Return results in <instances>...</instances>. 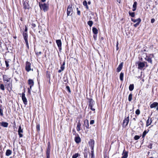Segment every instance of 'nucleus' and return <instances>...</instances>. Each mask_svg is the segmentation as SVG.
<instances>
[{"mask_svg": "<svg viewBox=\"0 0 158 158\" xmlns=\"http://www.w3.org/2000/svg\"><path fill=\"white\" fill-rule=\"evenodd\" d=\"M131 20L134 23H136V22H140L141 21V19L140 18H138L136 19H131Z\"/></svg>", "mask_w": 158, "mask_h": 158, "instance_id": "obj_23", "label": "nucleus"}, {"mask_svg": "<svg viewBox=\"0 0 158 158\" xmlns=\"http://www.w3.org/2000/svg\"><path fill=\"white\" fill-rule=\"evenodd\" d=\"M88 4H90V2H88Z\"/></svg>", "mask_w": 158, "mask_h": 158, "instance_id": "obj_64", "label": "nucleus"}, {"mask_svg": "<svg viewBox=\"0 0 158 158\" xmlns=\"http://www.w3.org/2000/svg\"><path fill=\"white\" fill-rule=\"evenodd\" d=\"M139 138V136L137 135H135L134 137V139L135 140L138 139Z\"/></svg>", "mask_w": 158, "mask_h": 158, "instance_id": "obj_44", "label": "nucleus"}, {"mask_svg": "<svg viewBox=\"0 0 158 158\" xmlns=\"http://www.w3.org/2000/svg\"><path fill=\"white\" fill-rule=\"evenodd\" d=\"M93 37L95 40H96L97 38V35H96L95 34L93 36Z\"/></svg>", "mask_w": 158, "mask_h": 158, "instance_id": "obj_52", "label": "nucleus"}, {"mask_svg": "<svg viewBox=\"0 0 158 158\" xmlns=\"http://www.w3.org/2000/svg\"><path fill=\"white\" fill-rule=\"evenodd\" d=\"M66 88L67 89V90H68V91L70 92V90L69 87V86H67L66 87Z\"/></svg>", "mask_w": 158, "mask_h": 158, "instance_id": "obj_49", "label": "nucleus"}, {"mask_svg": "<svg viewBox=\"0 0 158 158\" xmlns=\"http://www.w3.org/2000/svg\"><path fill=\"white\" fill-rule=\"evenodd\" d=\"M89 146L91 147V149H94V141L93 139H90L89 142Z\"/></svg>", "mask_w": 158, "mask_h": 158, "instance_id": "obj_12", "label": "nucleus"}, {"mask_svg": "<svg viewBox=\"0 0 158 158\" xmlns=\"http://www.w3.org/2000/svg\"><path fill=\"white\" fill-rule=\"evenodd\" d=\"M136 5H137V2H135L134 4L133 5V9H132V10L133 11H135V10L136 8Z\"/></svg>", "mask_w": 158, "mask_h": 158, "instance_id": "obj_28", "label": "nucleus"}, {"mask_svg": "<svg viewBox=\"0 0 158 158\" xmlns=\"http://www.w3.org/2000/svg\"><path fill=\"white\" fill-rule=\"evenodd\" d=\"M39 6L41 10H43L45 12L47 11L48 8V5L45 3L40 4L39 3Z\"/></svg>", "mask_w": 158, "mask_h": 158, "instance_id": "obj_1", "label": "nucleus"}, {"mask_svg": "<svg viewBox=\"0 0 158 158\" xmlns=\"http://www.w3.org/2000/svg\"><path fill=\"white\" fill-rule=\"evenodd\" d=\"M89 108L91 110L93 111H94L95 110V109L93 108V106L94 104V102L93 101L92 99H89Z\"/></svg>", "mask_w": 158, "mask_h": 158, "instance_id": "obj_3", "label": "nucleus"}, {"mask_svg": "<svg viewBox=\"0 0 158 158\" xmlns=\"http://www.w3.org/2000/svg\"><path fill=\"white\" fill-rule=\"evenodd\" d=\"M47 77H48V78L50 79V76L48 74L47 76ZM49 82L50 83V79L49 80Z\"/></svg>", "mask_w": 158, "mask_h": 158, "instance_id": "obj_59", "label": "nucleus"}, {"mask_svg": "<svg viewBox=\"0 0 158 158\" xmlns=\"http://www.w3.org/2000/svg\"><path fill=\"white\" fill-rule=\"evenodd\" d=\"M83 5L84 6H86V7L87 9H88V7L87 5V2L86 1H84L83 2Z\"/></svg>", "mask_w": 158, "mask_h": 158, "instance_id": "obj_35", "label": "nucleus"}, {"mask_svg": "<svg viewBox=\"0 0 158 158\" xmlns=\"http://www.w3.org/2000/svg\"><path fill=\"white\" fill-rule=\"evenodd\" d=\"M47 158H50V155H48V154L47 155H46Z\"/></svg>", "mask_w": 158, "mask_h": 158, "instance_id": "obj_57", "label": "nucleus"}, {"mask_svg": "<svg viewBox=\"0 0 158 158\" xmlns=\"http://www.w3.org/2000/svg\"><path fill=\"white\" fill-rule=\"evenodd\" d=\"M41 1L43 2H44L46 0H41Z\"/></svg>", "mask_w": 158, "mask_h": 158, "instance_id": "obj_62", "label": "nucleus"}, {"mask_svg": "<svg viewBox=\"0 0 158 158\" xmlns=\"http://www.w3.org/2000/svg\"><path fill=\"white\" fill-rule=\"evenodd\" d=\"M60 69H62L63 70H64V66H63V65H61Z\"/></svg>", "mask_w": 158, "mask_h": 158, "instance_id": "obj_48", "label": "nucleus"}, {"mask_svg": "<svg viewBox=\"0 0 158 158\" xmlns=\"http://www.w3.org/2000/svg\"><path fill=\"white\" fill-rule=\"evenodd\" d=\"M124 74L121 72L120 74V79L121 81H123Z\"/></svg>", "mask_w": 158, "mask_h": 158, "instance_id": "obj_31", "label": "nucleus"}, {"mask_svg": "<svg viewBox=\"0 0 158 158\" xmlns=\"http://www.w3.org/2000/svg\"><path fill=\"white\" fill-rule=\"evenodd\" d=\"M28 93H29V94H30L31 93V89L29 88H28Z\"/></svg>", "mask_w": 158, "mask_h": 158, "instance_id": "obj_55", "label": "nucleus"}, {"mask_svg": "<svg viewBox=\"0 0 158 158\" xmlns=\"http://www.w3.org/2000/svg\"><path fill=\"white\" fill-rule=\"evenodd\" d=\"M27 27H25L24 31L25 32H27Z\"/></svg>", "mask_w": 158, "mask_h": 158, "instance_id": "obj_54", "label": "nucleus"}, {"mask_svg": "<svg viewBox=\"0 0 158 158\" xmlns=\"http://www.w3.org/2000/svg\"><path fill=\"white\" fill-rule=\"evenodd\" d=\"M77 14L79 15H80L81 12L80 10H78L77 11Z\"/></svg>", "mask_w": 158, "mask_h": 158, "instance_id": "obj_53", "label": "nucleus"}, {"mask_svg": "<svg viewBox=\"0 0 158 158\" xmlns=\"http://www.w3.org/2000/svg\"><path fill=\"white\" fill-rule=\"evenodd\" d=\"M33 85H30V88H30L31 89V87L32 86H33Z\"/></svg>", "mask_w": 158, "mask_h": 158, "instance_id": "obj_60", "label": "nucleus"}, {"mask_svg": "<svg viewBox=\"0 0 158 158\" xmlns=\"http://www.w3.org/2000/svg\"><path fill=\"white\" fill-rule=\"evenodd\" d=\"M152 122V118L149 117L146 122V126L148 127L151 124Z\"/></svg>", "mask_w": 158, "mask_h": 158, "instance_id": "obj_16", "label": "nucleus"}, {"mask_svg": "<svg viewBox=\"0 0 158 158\" xmlns=\"http://www.w3.org/2000/svg\"><path fill=\"white\" fill-rule=\"evenodd\" d=\"M63 71V70L62 69H60V70H58V72H59V73H61V72L62 71Z\"/></svg>", "mask_w": 158, "mask_h": 158, "instance_id": "obj_58", "label": "nucleus"}, {"mask_svg": "<svg viewBox=\"0 0 158 158\" xmlns=\"http://www.w3.org/2000/svg\"><path fill=\"white\" fill-rule=\"evenodd\" d=\"M123 65V63H121L118 66L117 68L118 72H119L122 69Z\"/></svg>", "mask_w": 158, "mask_h": 158, "instance_id": "obj_20", "label": "nucleus"}, {"mask_svg": "<svg viewBox=\"0 0 158 158\" xmlns=\"http://www.w3.org/2000/svg\"><path fill=\"white\" fill-rule=\"evenodd\" d=\"M11 60L10 59L6 60H5L6 65V67H8L9 66V63L10 62Z\"/></svg>", "mask_w": 158, "mask_h": 158, "instance_id": "obj_27", "label": "nucleus"}, {"mask_svg": "<svg viewBox=\"0 0 158 158\" xmlns=\"http://www.w3.org/2000/svg\"><path fill=\"white\" fill-rule=\"evenodd\" d=\"M134 88V85L133 84H131L129 86V89L130 91L133 90Z\"/></svg>", "mask_w": 158, "mask_h": 158, "instance_id": "obj_29", "label": "nucleus"}, {"mask_svg": "<svg viewBox=\"0 0 158 158\" xmlns=\"http://www.w3.org/2000/svg\"><path fill=\"white\" fill-rule=\"evenodd\" d=\"M151 108L156 107V110H158V103L157 102H154L150 105Z\"/></svg>", "mask_w": 158, "mask_h": 158, "instance_id": "obj_8", "label": "nucleus"}, {"mask_svg": "<svg viewBox=\"0 0 158 158\" xmlns=\"http://www.w3.org/2000/svg\"><path fill=\"white\" fill-rule=\"evenodd\" d=\"M73 13V8L72 5H69L67 9V16L71 15Z\"/></svg>", "mask_w": 158, "mask_h": 158, "instance_id": "obj_4", "label": "nucleus"}, {"mask_svg": "<svg viewBox=\"0 0 158 158\" xmlns=\"http://www.w3.org/2000/svg\"><path fill=\"white\" fill-rule=\"evenodd\" d=\"M0 125L5 127H7L8 125V123L7 122H2L0 123Z\"/></svg>", "mask_w": 158, "mask_h": 158, "instance_id": "obj_19", "label": "nucleus"}, {"mask_svg": "<svg viewBox=\"0 0 158 158\" xmlns=\"http://www.w3.org/2000/svg\"><path fill=\"white\" fill-rule=\"evenodd\" d=\"M135 114L137 115H139L140 114V111L139 109H137L135 111Z\"/></svg>", "mask_w": 158, "mask_h": 158, "instance_id": "obj_43", "label": "nucleus"}, {"mask_svg": "<svg viewBox=\"0 0 158 158\" xmlns=\"http://www.w3.org/2000/svg\"><path fill=\"white\" fill-rule=\"evenodd\" d=\"M28 83L29 85H34V82L31 79H29L28 80Z\"/></svg>", "mask_w": 158, "mask_h": 158, "instance_id": "obj_32", "label": "nucleus"}, {"mask_svg": "<svg viewBox=\"0 0 158 158\" xmlns=\"http://www.w3.org/2000/svg\"><path fill=\"white\" fill-rule=\"evenodd\" d=\"M89 151L87 150H85L84 152V156L85 158H88Z\"/></svg>", "mask_w": 158, "mask_h": 158, "instance_id": "obj_21", "label": "nucleus"}, {"mask_svg": "<svg viewBox=\"0 0 158 158\" xmlns=\"http://www.w3.org/2000/svg\"><path fill=\"white\" fill-rule=\"evenodd\" d=\"M36 128L37 130L38 131H40V125L39 124L37 125L36 126Z\"/></svg>", "mask_w": 158, "mask_h": 158, "instance_id": "obj_45", "label": "nucleus"}, {"mask_svg": "<svg viewBox=\"0 0 158 158\" xmlns=\"http://www.w3.org/2000/svg\"><path fill=\"white\" fill-rule=\"evenodd\" d=\"M140 22H137L134 25V26L135 27H136L139 24Z\"/></svg>", "mask_w": 158, "mask_h": 158, "instance_id": "obj_46", "label": "nucleus"}, {"mask_svg": "<svg viewBox=\"0 0 158 158\" xmlns=\"http://www.w3.org/2000/svg\"><path fill=\"white\" fill-rule=\"evenodd\" d=\"M92 30L93 33L95 34L96 35L98 33V31L97 29L95 27H93L92 29Z\"/></svg>", "mask_w": 158, "mask_h": 158, "instance_id": "obj_26", "label": "nucleus"}, {"mask_svg": "<svg viewBox=\"0 0 158 158\" xmlns=\"http://www.w3.org/2000/svg\"><path fill=\"white\" fill-rule=\"evenodd\" d=\"M145 60L147 61L148 62L151 63V64L152 63V59L151 58L149 57H148L147 56L145 58Z\"/></svg>", "mask_w": 158, "mask_h": 158, "instance_id": "obj_24", "label": "nucleus"}, {"mask_svg": "<svg viewBox=\"0 0 158 158\" xmlns=\"http://www.w3.org/2000/svg\"><path fill=\"white\" fill-rule=\"evenodd\" d=\"M50 147L49 145L48 146L47 150L46 152V155H47L48 154V155H50Z\"/></svg>", "mask_w": 158, "mask_h": 158, "instance_id": "obj_36", "label": "nucleus"}, {"mask_svg": "<svg viewBox=\"0 0 158 158\" xmlns=\"http://www.w3.org/2000/svg\"><path fill=\"white\" fill-rule=\"evenodd\" d=\"M23 8L24 9H28L29 8V6L28 5L27 2H24L23 3Z\"/></svg>", "mask_w": 158, "mask_h": 158, "instance_id": "obj_14", "label": "nucleus"}, {"mask_svg": "<svg viewBox=\"0 0 158 158\" xmlns=\"http://www.w3.org/2000/svg\"><path fill=\"white\" fill-rule=\"evenodd\" d=\"M118 43L117 42L116 44L117 50H118Z\"/></svg>", "mask_w": 158, "mask_h": 158, "instance_id": "obj_56", "label": "nucleus"}, {"mask_svg": "<svg viewBox=\"0 0 158 158\" xmlns=\"http://www.w3.org/2000/svg\"><path fill=\"white\" fill-rule=\"evenodd\" d=\"M138 69H142L143 68L145 65L144 62H138Z\"/></svg>", "mask_w": 158, "mask_h": 158, "instance_id": "obj_7", "label": "nucleus"}, {"mask_svg": "<svg viewBox=\"0 0 158 158\" xmlns=\"http://www.w3.org/2000/svg\"><path fill=\"white\" fill-rule=\"evenodd\" d=\"M94 123V121L93 120H92L90 121V124H93Z\"/></svg>", "mask_w": 158, "mask_h": 158, "instance_id": "obj_47", "label": "nucleus"}, {"mask_svg": "<svg viewBox=\"0 0 158 158\" xmlns=\"http://www.w3.org/2000/svg\"><path fill=\"white\" fill-rule=\"evenodd\" d=\"M31 64L30 62L28 61H27L26 62L25 69L26 70L27 72H29V71L31 70Z\"/></svg>", "mask_w": 158, "mask_h": 158, "instance_id": "obj_6", "label": "nucleus"}, {"mask_svg": "<svg viewBox=\"0 0 158 158\" xmlns=\"http://www.w3.org/2000/svg\"><path fill=\"white\" fill-rule=\"evenodd\" d=\"M130 15L132 17H133L135 16V14L134 12H129Z\"/></svg>", "mask_w": 158, "mask_h": 158, "instance_id": "obj_39", "label": "nucleus"}, {"mask_svg": "<svg viewBox=\"0 0 158 158\" xmlns=\"http://www.w3.org/2000/svg\"><path fill=\"white\" fill-rule=\"evenodd\" d=\"M11 153V151L10 150L8 149L6 151V156H8L10 155Z\"/></svg>", "mask_w": 158, "mask_h": 158, "instance_id": "obj_25", "label": "nucleus"}, {"mask_svg": "<svg viewBox=\"0 0 158 158\" xmlns=\"http://www.w3.org/2000/svg\"><path fill=\"white\" fill-rule=\"evenodd\" d=\"M0 115L2 116L3 115V110L1 108H0Z\"/></svg>", "mask_w": 158, "mask_h": 158, "instance_id": "obj_42", "label": "nucleus"}, {"mask_svg": "<svg viewBox=\"0 0 158 158\" xmlns=\"http://www.w3.org/2000/svg\"><path fill=\"white\" fill-rule=\"evenodd\" d=\"M35 53L36 55L38 56L39 55H40L41 54V52H37Z\"/></svg>", "mask_w": 158, "mask_h": 158, "instance_id": "obj_51", "label": "nucleus"}, {"mask_svg": "<svg viewBox=\"0 0 158 158\" xmlns=\"http://www.w3.org/2000/svg\"><path fill=\"white\" fill-rule=\"evenodd\" d=\"M129 121V117L128 116L126 117L123 120V127H126Z\"/></svg>", "mask_w": 158, "mask_h": 158, "instance_id": "obj_5", "label": "nucleus"}, {"mask_svg": "<svg viewBox=\"0 0 158 158\" xmlns=\"http://www.w3.org/2000/svg\"><path fill=\"white\" fill-rule=\"evenodd\" d=\"M155 21V19H152L151 20V22L152 23H153Z\"/></svg>", "mask_w": 158, "mask_h": 158, "instance_id": "obj_50", "label": "nucleus"}, {"mask_svg": "<svg viewBox=\"0 0 158 158\" xmlns=\"http://www.w3.org/2000/svg\"><path fill=\"white\" fill-rule=\"evenodd\" d=\"M3 79L4 81H6L7 82L10 81V78H8L7 76L6 75H3Z\"/></svg>", "mask_w": 158, "mask_h": 158, "instance_id": "obj_17", "label": "nucleus"}, {"mask_svg": "<svg viewBox=\"0 0 158 158\" xmlns=\"http://www.w3.org/2000/svg\"><path fill=\"white\" fill-rule=\"evenodd\" d=\"M128 152L125 151V150H124L123 153V156L121 158H127L128 156Z\"/></svg>", "mask_w": 158, "mask_h": 158, "instance_id": "obj_15", "label": "nucleus"}, {"mask_svg": "<svg viewBox=\"0 0 158 158\" xmlns=\"http://www.w3.org/2000/svg\"><path fill=\"white\" fill-rule=\"evenodd\" d=\"M65 64V62H64L63 63V64L62 65H63V66H64V65Z\"/></svg>", "mask_w": 158, "mask_h": 158, "instance_id": "obj_61", "label": "nucleus"}, {"mask_svg": "<svg viewBox=\"0 0 158 158\" xmlns=\"http://www.w3.org/2000/svg\"><path fill=\"white\" fill-rule=\"evenodd\" d=\"M93 23V22L92 21H89L88 22V24L90 27L92 26Z\"/></svg>", "mask_w": 158, "mask_h": 158, "instance_id": "obj_38", "label": "nucleus"}, {"mask_svg": "<svg viewBox=\"0 0 158 158\" xmlns=\"http://www.w3.org/2000/svg\"><path fill=\"white\" fill-rule=\"evenodd\" d=\"M6 85H7L8 88H10V89L12 88V84L11 82H9V83H7Z\"/></svg>", "mask_w": 158, "mask_h": 158, "instance_id": "obj_30", "label": "nucleus"}, {"mask_svg": "<svg viewBox=\"0 0 158 158\" xmlns=\"http://www.w3.org/2000/svg\"><path fill=\"white\" fill-rule=\"evenodd\" d=\"M152 148V145L151 144H150V148Z\"/></svg>", "mask_w": 158, "mask_h": 158, "instance_id": "obj_63", "label": "nucleus"}, {"mask_svg": "<svg viewBox=\"0 0 158 158\" xmlns=\"http://www.w3.org/2000/svg\"><path fill=\"white\" fill-rule=\"evenodd\" d=\"M79 154L78 153H75L72 156V158H77L79 156Z\"/></svg>", "mask_w": 158, "mask_h": 158, "instance_id": "obj_37", "label": "nucleus"}, {"mask_svg": "<svg viewBox=\"0 0 158 158\" xmlns=\"http://www.w3.org/2000/svg\"><path fill=\"white\" fill-rule=\"evenodd\" d=\"M0 89L3 91H4L5 90V86L3 84H0Z\"/></svg>", "mask_w": 158, "mask_h": 158, "instance_id": "obj_33", "label": "nucleus"}, {"mask_svg": "<svg viewBox=\"0 0 158 158\" xmlns=\"http://www.w3.org/2000/svg\"><path fill=\"white\" fill-rule=\"evenodd\" d=\"M91 156V158H93L94 156V149H91V153L90 154Z\"/></svg>", "mask_w": 158, "mask_h": 158, "instance_id": "obj_40", "label": "nucleus"}, {"mask_svg": "<svg viewBox=\"0 0 158 158\" xmlns=\"http://www.w3.org/2000/svg\"><path fill=\"white\" fill-rule=\"evenodd\" d=\"M75 140L76 143H78L80 142L81 139L79 136L75 137Z\"/></svg>", "mask_w": 158, "mask_h": 158, "instance_id": "obj_22", "label": "nucleus"}, {"mask_svg": "<svg viewBox=\"0 0 158 158\" xmlns=\"http://www.w3.org/2000/svg\"><path fill=\"white\" fill-rule=\"evenodd\" d=\"M56 43L60 51L61 50V42L60 40H56Z\"/></svg>", "mask_w": 158, "mask_h": 158, "instance_id": "obj_9", "label": "nucleus"}, {"mask_svg": "<svg viewBox=\"0 0 158 158\" xmlns=\"http://www.w3.org/2000/svg\"><path fill=\"white\" fill-rule=\"evenodd\" d=\"M22 100L25 105H26L27 104V100L25 96V94L24 93H23L22 94Z\"/></svg>", "mask_w": 158, "mask_h": 158, "instance_id": "obj_10", "label": "nucleus"}, {"mask_svg": "<svg viewBox=\"0 0 158 158\" xmlns=\"http://www.w3.org/2000/svg\"><path fill=\"white\" fill-rule=\"evenodd\" d=\"M23 35L24 38V39L25 41V42L26 44V45L28 48H29V46L28 44V42L27 40L28 38V35L27 32H24L23 33Z\"/></svg>", "mask_w": 158, "mask_h": 158, "instance_id": "obj_2", "label": "nucleus"}, {"mask_svg": "<svg viewBox=\"0 0 158 158\" xmlns=\"http://www.w3.org/2000/svg\"><path fill=\"white\" fill-rule=\"evenodd\" d=\"M84 125L85 126L87 129L89 128V121L87 119H85L84 121Z\"/></svg>", "mask_w": 158, "mask_h": 158, "instance_id": "obj_13", "label": "nucleus"}, {"mask_svg": "<svg viewBox=\"0 0 158 158\" xmlns=\"http://www.w3.org/2000/svg\"><path fill=\"white\" fill-rule=\"evenodd\" d=\"M132 95L131 93L128 96V99L129 102H131L132 99Z\"/></svg>", "mask_w": 158, "mask_h": 158, "instance_id": "obj_34", "label": "nucleus"}, {"mask_svg": "<svg viewBox=\"0 0 158 158\" xmlns=\"http://www.w3.org/2000/svg\"><path fill=\"white\" fill-rule=\"evenodd\" d=\"M23 130L22 129L21 126L20 125L19 127L18 131V134L19 135V137H22L23 136V135L21 133H23Z\"/></svg>", "mask_w": 158, "mask_h": 158, "instance_id": "obj_11", "label": "nucleus"}, {"mask_svg": "<svg viewBox=\"0 0 158 158\" xmlns=\"http://www.w3.org/2000/svg\"><path fill=\"white\" fill-rule=\"evenodd\" d=\"M147 132L146 131H145L143 133V135H142V137L144 138L146 135Z\"/></svg>", "mask_w": 158, "mask_h": 158, "instance_id": "obj_41", "label": "nucleus"}, {"mask_svg": "<svg viewBox=\"0 0 158 158\" xmlns=\"http://www.w3.org/2000/svg\"><path fill=\"white\" fill-rule=\"evenodd\" d=\"M81 124L80 123V121H79L77 123V131H79L81 130Z\"/></svg>", "mask_w": 158, "mask_h": 158, "instance_id": "obj_18", "label": "nucleus"}]
</instances>
